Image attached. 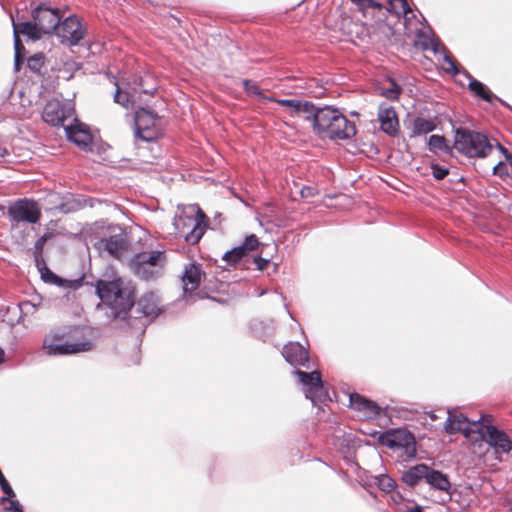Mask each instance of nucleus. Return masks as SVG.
<instances>
[{"label":"nucleus","instance_id":"32","mask_svg":"<svg viewBox=\"0 0 512 512\" xmlns=\"http://www.w3.org/2000/svg\"><path fill=\"white\" fill-rule=\"evenodd\" d=\"M247 254L244 251V248L240 245L234 247L233 249L225 252L222 256V260L227 262L229 266H235L238 264Z\"/></svg>","mask_w":512,"mask_h":512},{"label":"nucleus","instance_id":"31","mask_svg":"<svg viewBox=\"0 0 512 512\" xmlns=\"http://www.w3.org/2000/svg\"><path fill=\"white\" fill-rule=\"evenodd\" d=\"M48 239H49V235L44 234L41 237H39L34 244V250H33L34 262H35L36 267L39 270H41L42 265H44L43 248Z\"/></svg>","mask_w":512,"mask_h":512},{"label":"nucleus","instance_id":"12","mask_svg":"<svg viewBox=\"0 0 512 512\" xmlns=\"http://www.w3.org/2000/svg\"><path fill=\"white\" fill-rule=\"evenodd\" d=\"M56 30L61 42L71 46L77 45L85 35V29L75 15H70L60 22Z\"/></svg>","mask_w":512,"mask_h":512},{"label":"nucleus","instance_id":"27","mask_svg":"<svg viewBox=\"0 0 512 512\" xmlns=\"http://www.w3.org/2000/svg\"><path fill=\"white\" fill-rule=\"evenodd\" d=\"M428 149L432 153H437L439 151L452 156L453 155V147L447 144L446 138L442 135H431L428 138Z\"/></svg>","mask_w":512,"mask_h":512},{"label":"nucleus","instance_id":"34","mask_svg":"<svg viewBox=\"0 0 512 512\" xmlns=\"http://www.w3.org/2000/svg\"><path fill=\"white\" fill-rule=\"evenodd\" d=\"M389 84L390 87L382 89L381 95L389 100H397L402 92V88L394 79H389Z\"/></svg>","mask_w":512,"mask_h":512},{"label":"nucleus","instance_id":"24","mask_svg":"<svg viewBox=\"0 0 512 512\" xmlns=\"http://www.w3.org/2000/svg\"><path fill=\"white\" fill-rule=\"evenodd\" d=\"M428 465L426 464H418L410 467L407 471H405L402 475L403 482L410 486H416L421 480L425 481L427 476Z\"/></svg>","mask_w":512,"mask_h":512},{"label":"nucleus","instance_id":"21","mask_svg":"<svg viewBox=\"0 0 512 512\" xmlns=\"http://www.w3.org/2000/svg\"><path fill=\"white\" fill-rule=\"evenodd\" d=\"M321 108L322 107L315 106L310 101L299 100L292 117L303 118V120L310 123L313 131Z\"/></svg>","mask_w":512,"mask_h":512},{"label":"nucleus","instance_id":"56","mask_svg":"<svg viewBox=\"0 0 512 512\" xmlns=\"http://www.w3.org/2000/svg\"><path fill=\"white\" fill-rule=\"evenodd\" d=\"M353 3L357 4L358 6H360V4H362L363 0H351Z\"/></svg>","mask_w":512,"mask_h":512},{"label":"nucleus","instance_id":"39","mask_svg":"<svg viewBox=\"0 0 512 512\" xmlns=\"http://www.w3.org/2000/svg\"><path fill=\"white\" fill-rule=\"evenodd\" d=\"M432 175L436 180H442L449 174V169L439 164H431Z\"/></svg>","mask_w":512,"mask_h":512},{"label":"nucleus","instance_id":"7","mask_svg":"<svg viewBox=\"0 0 512 512\" xmlns=\"http://www.w3.org/2000/svg\"><path fill=\"white\" fill-rule=\"evenodd\" d=\"M295 375L298 377L299 382L304 387V394L306 398L312 401L314 406L324 404L326 400H330L328 390L325 383L321 378L319 371L305 372L302 370H295Z\"/></svg>","mask_w":512,"mask_h":512},{"label":"nucleus","instance_id":"50","mask_svg":"<svg viewBox=\"0 0 512 512\" xmlns=\"http://www.w3.org/2000/svg\"><path fill=\"white\" fill-rule=\"evenodd\" d=\"M8 510H11L12 512H23L20 503L17 500H10V506L8 507Z\"/></svg>","mask_w":512,"mask_h":512},{"label":"nucleus","instance_id":"23","mask_svg":"<svg viewBox=\"0 0 512 512\" xmlns=\"http://www.w3.org/2000/svg\"><path fill=\"white\" fill-rule=\"evenodd\" d=\"M425 482L434 489L448 492L451 487L450 480L446 474L428 466Z\"/></svg>","mask_w":512,"mask_h":512},{"label":"nucleus","instance_id":"26","mask_svg":"<svg viewBox=\"0 0 512 512\" xmlns=\"http://www.w3.org/2000/svg\"><path fill=\"white\" fill-rule=\"evenodd\" d=\"M14 31H17V35L24 34L32 40H38L42 36V33L40 32L38 26H36V21L34 20L21 23H16L13 20V32Z\"/></svg>","mask_w":512,"mask_h":512},{"label":"nucleus","instance_id":"53","mask_svg":"<svg viewBox=\"0 0 512 512\" xmlns=\"http://www.w3.org/2000/svg\"><path fill=\"white\" fill-rule=\"evenodd\" d=\"M59 210L63 213H68L71 211V208L68 207V204H61Z\"/></svg>","mask_w":512,"mask_h":512},{"label":"nucleus","instance_id":"41","mask_svg":"<svg viewBox=\"0 0 512 512\" xmlns=\"http://www.w3.org/2000/svg\"><path fill=\"white\" fill-rule=\"evenodd\" d=\"M493 175L499 176L501 179H505L509 176V172L507 169L506 164L503 162H498L494 167L492 171Z\"/></svg>","mask_w":512,"mask_h":512},{"label":"nucleus","instance_id":"25","mask_svg":"<svg viewBox=\"0 0 512 512\" xmlns=\"http://www.w3.org/2000/svg\"><path fill=\"white\" fill-rule=\"evenodd\" d=\"M139 264H146L157 270V267H161L164 263V252L163 251H148L135 254L132 258Z\"/></svg>","mask_w":512,"mask_h":512},{"label":"nucleus","instance_id":"13","mask_svg":"<svg viewBox=\"0 0 512 512\" xmlns=\"http://www.w3.org/2000/svg\"><path fill=\"white\" fill-rule=\"evenodd\" d=\"M448 417L445 423V430L449 434L456 432H462L467 438L474 440L476 436V430H474V424L483 423L486 415H481L479 419L470 420L468 417L462 414L452 415L450 411H447Z\"/></svg>","mask_w":512,"mask_h":512},{"label":"nucleus","instance_id":"19","mask_svg":"<svg viewBox=\"0 0 512 512\" xmlns=\"http://www.w3.org/2000/svg\"><path fill=\"white\" fill-rule=\"evenodd\" d=\"M380 129L384 133L395 136L399 131V121L395 109L392 106L382 104L378 109Z\"/></svg>","mask_w":512,"mask_h":512},{"label":"nucleus","instance_id":"6","mask_svg":"<svg viewBox=\"0 0 512 512\" xmlns=\"http://www.w3.org/2000/svg\"><path fill=\"white\" fill-rule=\"evenodd\" d=\"M476 436L474 441H484L492 447L496 453H509L512 450V441L508 435L492 424V417L486 415L483 423L474 424Z\"/></svg>","mask_w":512,"mask_h":512},{"label":"nucleus","instance_id":"15","mask_svg":"<svg viewBox=\"0 0 512 512\" xmlns=\"http://www.w3.org/2000/svg\"><path fill=\"white\" fill-rule=\"evenodd\" d=\"M379 439L382 444L390 448H403L409 457L414 456L416 453L415 438L409 432L397 431L386 433L381 435Z\"/></svg>","mask_w":512,"mask_h":512},{"label":"nucleus","instance_id":"30","mask_svg":"<svg viewBox=\"0 0 512 512\" xmlns=\"http://www.w3.org/2000/svg\"><path fill=\"white\" fill-rule=\"evenodd\" d=\"M130 267L139 278L143 280H150L157 277L158 270L147 266L146 264H139L137 261L131 259Z\"/></svg>","mask_w":512,"mask_h":512},{"label":"nucleus","instance_id":"54","mask_svg":"<svg viewBox=\"0 0 512 512\" xmlns=\"http://www.w3.org/2000/svg\"><path fill=\"white\" fill-rule=\"evenodd\" d=\"M407 512H423V509L420 506H415L413 508H409Z\"/></svg>","mask_w":512,"mask_h":512},{"label":"nucleus","instance_id":"44","mask_svg":"<svg viewBox=\"0 0 512 512\" xmlns=\"http://www.w3.org/2000/svg\"><path fill=\"white\" fill-rule=\"evenodd\" d=\"M42 57L41 56H33L28 60V66L31 70H38L42 65Z\"/></svg>","mask_w":512,"mask_h":512},{"label":"nucleus","instance_id":"36","mask_svg":"<svg viewBox=\"0 0 512 512\" xmlns=\"http://www.w3.org/2000/svg\"><path fill=\"white\" fill-rule=\"evenodd\" d=\"M40 271L41 278L43 279V281L57 285H59L62 282V279L55 273H53L51 270H49L45 264L42 265V269Z\"/></svg>","mask_w":512,"mask_h":512},{"label":"nucleus","instance_id":"22","mask_svg":"<svg viewBox=\"0 0 512 512\" xmlns=\"http://www.w3.org/2000/svg\"><path fill=\"white\" fill-rule=\"evenodd\" d=\"M138 310L146 317H157L162 309L158 296L149 292L144 294L138 301Z\"/></svg>","mask_w":512,"mask_h":512},{"label":"nucleus","instance_id":"49","mask_svg":"<svg viewBox=\"0 0 512 512\" xmlns=\"http://www.w3.org/2000/svg\"><path fill=\"white\" fill-rule=\"evenodd\" d=\"M396 2H399L401 5L402 13L404 16H407L409 12H411V8L406 0H395ZM389 2H392V0H389Z\"/></svg>","mask_w":512,"mask_h":512},{"label":"nucleus","instance_id":"8","mask_svg":"<svg viewBox=\"0 0 512 512\" xmlns=\"http://www.w3.org/2000/svg\"><path fill=\"white\" fill-rule=\"evenodd\" d=\"M125 232L117 226L109 227V234L97 241L94 246L99 251H106L116 259H120L128 248Z\"/></svg>","mask_w":512,"mask_h":512},{"label":"nucleus","instance_id":"38","mask_svg":"<svg viewBox=\"0 0 512 512\" xmlns=\"http://www.w3.org/2000/svg\"><path fill=\"white\" fill-rule=\"evenodd\" d=\"M258 245V238L254 234H251L245 237L244 242L240 246L243 247L245 253L248 254L250 251L255 250L258 247Z\"/></svg>","mask_w":512,"mask_h":512},{"label":"nucleus","instance_id":"14","mask_svg":"<svg viewBox=\"0 0 512 512\" xmlns=\"http://www.w3.org/2000/svg\"><path fill=\"white\" fill-rule=\"evenodd\" d=\"M58 338L57 335H54L52 338H46L44 340L43 347L47 349L48 355H68L75 354L79 352L90 351L93 348V344L89 340L75 342V343H54V339Z\"/></svg>","mask_w":512,"mask_h":512},{"label":"nucleus","instance_id":"5","mask_svg":"<svg viewBox=\"0 0 512 512\" xmlns=\"http://www.w3.org/2000/svg\"><path fill=\"white\" fill-rule=\"evenodd\" d=\"M173 225L179 236L190 245L197 244L208 227V218L199 207H191L190 214L183 212L174 218Z\"/></svg>","mask_w":512,"mask_h":512},{"label":"nucleus","instance_id":"33","mask_svg":"<svg viewBox=\"0 0 512 512\" xmlns=\"http://www.w3.org/2000/svg\"><path fill=\"white\" fill-rule=\"evenodd\" d=\"M242 83H243V88L248 95L254 96L258 99L266 100V101H267V98L270 97V96H266L263 94L262 90L260 89V87L258 86L257 83H255L251 80H248V79H244Z\"/></svg>","mask_w":512,"mask_h":512},{"label":"nucleus","instance_id":"42","mask_svg":"<svg viewBox=\"0 0 512 512\" xmlns=\"http://www.w3.org/2000/svg\"><path fill=\"white\" fill-rule=\"evenodd\" d=\"M0 486H1L3 493L5 494V496L2 497L1 501H6L7 499H12L15 497V493L7 480H4V482H1Z\"/></svg>","mask_w":512,"mask_h":512},{"label":"nucleus","instance_id":"28","mask_svg":"<svg viewBox=\"0 0 512 512\" xmlns=\"http://www.w3.org/2000/svg\"><path fill=\"white\" fill-rule=\"evenodd\" d=\"M470 82H469V89L478 97L481 99L493 103L494 100H499L498 97L494 96L492 92L488 89L486 85H484L482 82L472 78L469 76Z\"/></svg>","mask_w":512,"mask_h":512},{"label":"nucleus","instance_id":"45","mask_svg":"<svg viewBox=\"0 0 512 512\" xmlns=\"http://www.w3.org/2000/svg\"><path fill=\"white\" fill-rule=\"evenodd\" d=\"M302 198L314 197L317 194V190L311 186H304L300 190Z\"/></svg>","mask_w":512,"mask_h":512},{"label":"nucleus","instance_id":"35","mask_svg":"<svg viewBox=\"0 0 512 512\" xmlns=\"http://www.w3.org/2000/svg\"><path fill=\"white\" fill-rule=\"evenodd\" d=\"M375 480L378 488L384 492H391L396 487V482L388 475H379Z\"/></svg>","mask_w":512,"mask_h":512},{"label":"nucleus","instance_id":"51","mask_svg":"<svg viewBox=\"0 0 512 512\" xmlns=\"http://www.w3.org/2000/svg\"><path fill=\"white\" fill-rule=\"evenodd\" d=\"M23 64V55L22 54H15L14 57V68L15 71H19L21 66Z\"/></svg>","mask_w":512,"mask_h":512},{"label":"nucleus","instance_id":"40","mask_svg":"<svg viewBox=\"0 0 512 512\" xmlns=\"http://www.w3.org/2000/svg\"><path fill=\"white\" fill-rule=\"evenodd\" d=\"M443 60L447 64V67H445L446 72L451 73L452 75H456L459 73L457 64L451 56H449L448 54H444Z\"/></svg>","mask_w":512,"mask_h":512},{"label":"nucleus","instance_id":"47","mask_svg":"<svg viewBox=\"0 0 512 512\" xmlns=\"http://www.w3.org/2000/svg\"><path fill=\"white\" fill-rule=\"evenodd\" d=\"M254 262H255L257 268L262 271V270H264L267 267V265L269 263V260L268 259H264L262 257H256L254 259Z\"/></svg>","mask_w":512,"mask_h":512},{"label":"nucleus","instance_id":"57","mask_svg":"<svg viewBox=\"0 0 512 512\" xmlns=\"http://www.w3.org/2000/svg\"><path fill=\"white\" fill-rule=\"evenodd\" d=\"M4 352L0 349V363L3 361Z\"/></svg>","mask_w":512,"mask_h":512},{"label":"nucleus","instance_id":"10","mask_svg":"<svg viewBox=\"0 0 512 512\" xmlns=\"http://www.w3.org/2000/svg\"><path fill=\"white\" fill-rule=\"evenodd\" d=\"M8 217L12 222L36 224L41 218V210L34 200L18 199L8 207Z\"/></svg>","mask_w":512,"mask_h":512},{"label":"nucleus","instance_id":"37","mask_svg":"<svg viewBox=\"0 0 512 512\" xmlns=\"http://www.w3.org/2000/svg\"><path fill=\"white\" fill-rule=\"evenodd\" d=\"M267 101L276 102L281 106L287 107L289 109L290 115L292 116L299 99H276L270 96L269 98H267Z\"/></svg>","mask_w":512,"mask_h":512},{"label":"nucleus","instance_id":"3","mask_svg":"<svg viewBox=\"0 0 512 512\" xmlns=\"http://www.w3.org/2000/svg\"><path fill=\"white\" fill-rule=\"evenodd\" d=\"M96 293L100 300L108 305L113 318L124 319L134 305V298L129 287L124 286L121 279L112 281L98 280Z\"/></svg>","mask_w":512,"mask_h":512},{"label":"nucleus","instance_id":"4","mask_svg":"<svg viewBox=\"0 0 512 512\" xmlns=\"http://www.w3.org/2000/svg\"><path fill=\"white\" fill-rule=\"evenodd\" d=\"M454 148L468 158H485L493 150L486 135L462 127L455 130Z\"/></svg>","mask_w":512,"mask_h":512},{"label":"nucleus","instance_id":"48","mask_svg":"<svg viewBox=\"0 0 512 512\" xmlns=\"http://www.w3.org/2000/svg\"><path fill=\"white\" fill-rule=\"evenodd\" d=\"M499 150L503 153L506 161L509 163V165L512 167V153L508 151L505 147H503L501 144H497Z\"/></svg>","mask_w":512,"mask_h":512},{"label":"nucleus","instance_id":"55","mask_svg":"<svg viewBox=\"0 0 512 512\" xmlns=\"http://www.w3.org/2000/svg\"><path fill=\"white\" fill-rule=\"evenodd\" d=\"M432 50L437 53L438 52V48H437V44L432 42Z\"/></svg>","mask_w":512,"mask_h":512},{"label":"nucleus","instance_id":"16","mask_svg":"<svg viewBox=\"0 0 512 512\" xmlns=\"http://www.w3.org/2000/svg\"><path fill=\"white\" fill-rule=\"evenodd\" d=\"M282 355L292 366L310 368V357L308 350L299 342H289L283 347Z\"/></svg>","mask_w":512,"mask_h":512},{"label":"nucleus","instance_id":"18","mask_svg":"<svg viewBox=\"0 0 512 512\" xmlns=\"http://www.w3.org/2000/svg\"><path fill=\"white\" fill-rule=\"evenodd\" d=\"M349 400L350 407L360 412L366 419H374L381 414L382 409L377 403L370 401L357 393L350 394Z\"/></svg>","mask_w":512,"mask_h":512},{"label":"nucleus","instance_id":"2","mask_svg":"<svg viewBox=\"0 0 512 512\" xmlns=\"http://www.w3.org/2000/svg\"><path fill=\"white\" fill-rule=\"evenodd\" d=\"M320 139L344 141L352 139L356 133V125L334 106H323L320 110L313 130Z\"/></svg>","mask_w":512,"mask_h":512},{"label":"nucleus","instance_id":"17","mask_svg":"<svg viewBox=\"0 0 512 512\" xmlns=\"http://www.w3.org/2000/svg\"><path fill=\"white\" fill-rule=\"evenodd\" d=\"M76 122L74 125L64 126V130L68 140L76 144L80 149L89 151L92 149V135L89 130L81 123Z\"/></svg>","mask_w":512,"mask_h":512},{"label":"nucleus","instance_id":"1","mask_svg":"<svg viewBox=\"0 0 512 512\" xmlns=\"http://www.w3.org/2000/svg\"><path fill=\"white\" fill-rule=\"evenodd\" d=\"M154 80L148 76H133L131 81L122 87L117 85L114 95L115 103L124 108H137L135 112V137L151 142L160 135V118L152 110L144 107L156 92Z\"/></svg>","mask_w":512,"mask_h":512},{"label":"nucleus","instance_id":"52","mask_svg":"<svg viewBox=\"0 0 512 512\" xmlns=\"http://www.w3.org/2000/svg\"><path fill=\"white\" fill-rule=\"evenodd\" d=\"M390 3H391V5H392L393 9L396 11V13H397L398 15H400V14H402V15H403V13L401 12V11H402V9H401V5H400V3H399V2H396L395 0H392V2H390Z\"/></svg>","mask_w":512,"mask_h":512},{"label":"nucleus","instance_id":"29","mask_svg":"<svg viewBox=\"0 0 512 512\" xmlns=\"http://www.w3.org/2000/svg\"><path fill=\"white\" fill-rule=\"evenodd\" d=\"M436 129V124L430 119L417 117L413 120L412 133L413 135H426Z\"/></svg>","mask_w":512,"mask_h":512},{"label":"nucleus","instance_id":"43","mask_svg":"<svg viewBox=\"0 0 512 512\" xmlns=\"http://www.w3.org/2000/svg\"><path fill=\"white\" fill-rule=\"evenodd\" d=\"M13 36H14V50H15V54H22L25 51V47L22 44L19 35H17V31H14Z\"/></svg>","mask_w":512,"mask_h":512},{"label":"nucleus","instance_id":"58","mask_svg":"<svg viewBox=\"0 0 512 512\" xmlns=\"http://www.w3.org/2000/svg\"><path fill=\"white\" fill-rule=\"evenodd\" d=\"M430 418H431L432 420H435V419H436V415H435L434 413H430Z\"/></svg>","mask_w":512,"mask_h":512},{"label":"nucleus","instance_id":"11","mask_svg":"<svg viewBox=\"0 0 512 512\" xmlns=\"http://www.w3.org/2000/svg\"><path fill=\"white\" fill-rule=\"evenodd\" d=\"M74 116V104L58 99L49 100L42 113L43 120L52 126H66L64 122Z\"/></svg>","mask_w":512,"mask_h":512},{"label":"nucleus","instance_id":"20","mask_svg":"<svg viewBox=\"0 0 512 512\" xmlns=\"http://www.w3.org/2000/svg\"><path fill=\"white\" fill-rule=\"evenodd\" d=\"M202 271L199 265L189 263L185 266L182 282L184 293L192 292L198 289L201 281Z\"/></svg>","mask_w":512,"mask_h":512},{"label":"nucleus","instance_id":"9","mask_svg":"<svg viewBox=\"0 0 512 512\" xmlns=\"http://www.w3.org/2000/svg\"><path fill=\"white\" fill-rule=\"evenodd\" d=\"M32 19L36 21V26H38L43 35L51 34L56 31L62 16L58 8L52 7L46 2H42L33 9Z\"/></svg>","mask_w":512,"mask_h":512},{"label":"nucleus","instance_id":"46","mask_svg":"<svg viewBox=\"0 0 512 512\" xmlns=\"http://www.w3.org/2000/svg\"><path fill=\"white\" fill-rule=\"evenodd\" d=\"M381 5L374 1V0H363L362 4H360L359 8L362 10H365L367 8H376L380 7Z\"/></svg>","mask_w":512,"mask_h":512}]
</instances>
